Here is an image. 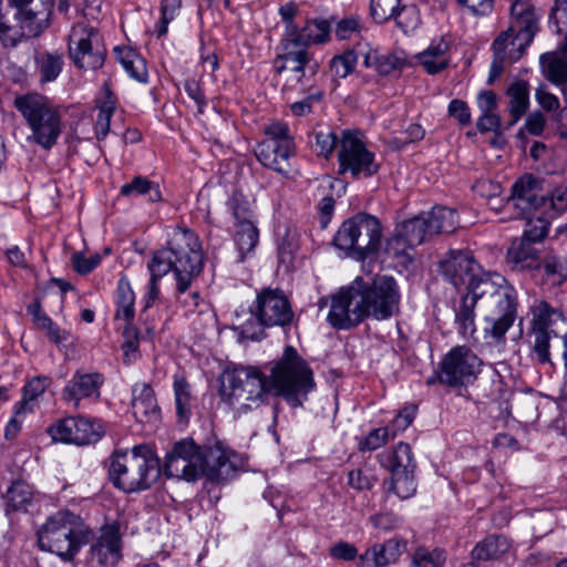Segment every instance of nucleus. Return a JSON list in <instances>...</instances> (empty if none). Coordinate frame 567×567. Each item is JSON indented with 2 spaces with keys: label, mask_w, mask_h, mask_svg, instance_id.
Segmentation results:
<instances>
[{
  "label": "nucleus",
  "mask_w": 567,
  "mask_h": 567,
  "mask_svg": "<svg viewBox=\"0 0 567 567\" xmlns=\"http://www.w3.org/2000/svg\"><path fill=\"white\" fill-rule=\"evenodd\" d=\"M384 252L386 257L393 259L396 265L406 267L413 259L414 246L410 245L406 238L396 228L395 233L386 240Z\"/></svg>",
  "instance_id": "nucleus-40"
},
{
  "label": "nucleus",
  "mask_w": 567,
  "mask_h": 567,
  "mask_svg": "<svg viewBox=\"0 0 567 567\" xmlns=\"http://www.w3.org/2000/svg\"><path fill=\"white\" fill-rule=\"evenodd\" d=\"M115 54L132 79L141 83L147 82L148 72L146 62L140 53L131 48H115Z\"/></svg>",
  "instance_id": "nucleus-38"
},
{
  "label": "nucleus",
  "mask_w": 567,
  "mask_h": 567,
  "mask_svg": "<svg viewBox=\"0 0 567 567\" xmlns=\"http://www.w3.org/2000/svg\"><path fill=\"white\" fill-rule=\"evenodd\" d=\"M375 482L377 477L367 467H359L348 473V484L357 491H369Z\"/></svg>",
  "instance_id": "nucleus-56"
},
{
  "label": "nucleus",
  "mask_w": 567,
  "mask_h": 567,
  "mask_svg": "<svg viewBox=\"0 0 567 567\" xmlns=\"http://www.w3.org/2000/svg\"><path fill=\"white\" fill-rule=\"evenodd\" d=\"M121 194L126 197L147 195L148 200L153 203L162 199L158 185L142 176H136L130 183L122 185Z\"/></svg>",
  "instance_id": "nucleus-46"
},
{
  "label": "nucleus",
  "mask_w": 567,
  "mask_h": 567,
  "mask_svg": "<svg viewBox=\"0 0 567 567\" xmlns=\"http://www.w3.org/2000/svg\"><path fill=\"white\" fill-rule=\"evenodd\" d=\"M442 276L454 287L467 286V293H472V284L483 275H492L481 270L468 250H451L440 261Z\"/></svg>",
  "instance_id": "nucleus-17"
},
{
  "label": "nucleus",
  "mask_w": 567,
  "mask_h": 567,
  "mask_svg": "<svg viewBox=\"0 0 567 567\" xmlns=\"http://www.w3.org/2000/svg\"><path fill=\"white\" fill-rule=\"evenodd\" d=\"M391 437L390 427H379L371 431L365 437L359 442L360 452H371L385 445Z\"/></svg>",
  "instance_id": "nucleus-55"
},
{
  "label": "nucleus",
  "mask_w": 567,
  "mask_h": 567,
  "mask_svg": "<svg viewBox=\"0 0 567 567\" xmlns=\"http://www.w3.org/2000/svg\"><path fill=\"white\" fill-rule=\"evenodd\" d=\"M176 416L181 423H187L192 416L193 395L188 381L182 375L174 377Z\"/></svg>",
  "instance_id": "nucleus-39"
},
{
  "label": "nucleus",
  "mask_w": 567,
  "mask_h": 567,
  "mask_svg": "<svg viewBox=\"0 0 567 567\" xmlns=\"http://www.w3.org/2000/svg\"><path fill=\"white\" fill-rule=\"evenodd\" d=\"M378 460L380 465L391 474L403 471L415 472L416 468L412 449L404 442H399L391 451L378 454Z\"/></svg>",
  "instance_id": "nucleus-28"
},
{
  "label": "nucleus",
  "mask_w": 567,
  "mask_h": 567,
  "mask_svg": "<svg viewBox=\"0 0 567 567\" xmlns=\"http://www.w3.org/2000/svg\"><path fill=\"white\" fill-rule=\"evenodd\" d=\"M181 8L179 0H162V18L156 29L157 35L162 37L167 32L168 23L174 20Z\"/></svg>",
  "instance_id": "nucleus-61"
},
{
  "label": "nucleus",
  "mask_w": 567,
  "mask_h": 567,
  "mask_svg": "<svg viewBox=\"0 0 567 567\" xmlns=\"http://www.w3.org/2000/svg\"><path fill=\"white\" fill-rule=\"evenodd\" d=\"M339 171L341 174L349 172L353 177L372 176L378 172L374 155L354 134H343L338 154Z\"/></svg>",
  "instance_id": "nucleus-15"
},
{
  "label": "nucleus",
  "mask_w": 567,
  "mask_h": 567,
  "mask_svg": "<svg viewBox=\"0 0 567 567\" xmlns=\"http://www.w3.org/2000/svg\"><path fill=\"white\" fill-rule=\"evenodd\" d=\"M317 68L318 64L316 62L312 63L305 44L293 38L282 41L280 52L274 61L276 73L281 74L285 71H291L297 74L298 81L305 75L306 70L313 74Z\"/></svg>",
  "instance_id": "nucleus-19"
},
{
  "label": "nucleus",
  "mask_w": 567,
  "mask_h": 567,
  "mask_svg": "<svg viewBox=\"0 0 567 567\" xmlns=\"http://www.w3.org/2000/svg\"><path fill=\"white\" fill-rule=\"evenodd\" d=\"M45 432L53 442L78 446L95 444L105 434L99 420L83 415L59 419L50 424Z\"/></svg>",
  "instance_id": "nucleus-12"
},
{
  "label": "nucleus",
  "mask_w": 567,
  "mask_h": 567,
  "mask_svg": "<svg viewBox=\"0 0 567 567\" xmlns=\"http://www.w3.org/2000/svg\"><path fill=\"white\" fill-rule=\"evenodd\" d=\"M400 9V0H371L370 12L373 20L378 23L388 21L396 17Z\"/></svg>",
  "instance_id": "nucleus-54"
},
{
  "label": "nucleus",
  "mask_w": 567,
  "mask_h": 567,
  "mask_svg": "<svg viewBox=\"0 0 567 567\" xmlns=\"http://www.w3.org/2000/svg\"><path fill=\"white\" fill-rule=\"evenodd\" d=\"M390 481L389 491L393 492L401 499L413 496L416 491L414 472H396L391 474Z\"/></svg>",
  "instance_id": "nucleus-51"
},
{
  "label": "nucleus",
  "mask_w": 567,
  "mask_h": 567,
  "mask_svg": "<svg viewBox=\"0 0 567 567\" xmlns=\"http://www.w3.org/2000/svg\"><path fill=\"white\" fill-rule=\"evenodd\" d=\"M433 236L453 233L458 226L457 213L449 207L437 206L423 215Z\"/></svg>",
  "instance_id": "nucleus-34"
},
{
  "label": "nucleus",
  "mask_w": 567,
  "mask_h": 567,
  "mask_svg": "<svg viewBox=\"0 0 567 567\" xmlns=\"http://www.w3.org/2000/svg\"><path fill=\"white\" fill-rule=\"evenodd\" d=\"M115 319H133L135 316V295L126 278H121L117 284Z\"/></svg>",
  "instance_id": "nucleus-43"
},
{
  "label": "nucleus",
  "mask_w": 567,
  "mask_h": 567,
  "mask_svg": "<svg viewBox=\"0 0 567 567\" xmlns=\"http://www.w3.org/2000/svg\"><path fill=\"white\" fill-rule=\"evenodd\" d=\"M234 216L237 220L235 243L239 252V261H243L256 248L259 233L248 213L240 214L238 209H235Z\"/></svg>",
  "instance_id": "nucleus-29"
},
{
  "label": "nucleus",
  "mask_w": 567,
  "mask_h": 567,
  "mask_svg": "<svg viewBox=\"0 0 567 567\" xmlns=\"http://www.w3.org/2000/svg\"><path fill=\"white\" fill-rule=\"evenodd\" d=\"M447 49L449 44L440 39L431 42L424 51L416 54L415 59L429 74H436L449 65Z\"/></svg>",
  "instance_id": "nucleus-31"
},
{
  "label": "nucleus",
  "mask_w": 567,
  "mask_h": 567,
  "mask_svg": "<svg viewBox=\"0 0 567 567\" xmlns=\"http://www.w3.org/2000/svg\"><path fill=\"white\" fill-rule=\"evenodd\" d=\"M551 321H532L530 332L534 336L533 351L540 364L550 363V339L558 334L550 329Z\"/></svg>",
  "instance_id": "nucleus-33"
},
{
  "label": "nucleus",
  "mask_w": 567,
  "mask_h": 567,
  "mask_svg": "<svg viewBox=\"0 0 567 567\" xmlns=\"http://www.w3.org/2000/svg\"><path fill=\"white\" fill-rule=\"evenodd\" d=\"M399 293L393 278L382 277L370 289L360 291L354 287L343 288L331 298L327 319H375L396 313Z\"/></svg>",
  "instance_id": "nucleus-2"
},
{
  "label": "nucleus",
  "mask_w": 567,
  "mask_h": 567,
  "mask_svg": "<svg viewBox=\"0 0 567 567\" xmlns=\"http://www.w3.org/2000/svg\"><path fill=\"white\" fill-rule=\"evenodd\" d=\"M165 475L196 482L203 477L200 446L193 439H183L174 443L166 454L164 464Z\"/></svg>",
  "instance_id": "nucleus-14"
},
{
  "label": "nucleus",
  "mask_w": 567,
  "mask_h": 567,
  "mask_svg": "<svg viewBox=\"0 0 567 567\" xmlns=\"http://www.w3.org/2000/svg\"><path fill=\"white\" fill-rule=\"evenodd\" d=\"M359 53L363 59L364 66L374 69L381 75H390L401 70L405 63L403 52L379 54L378 50L371 48L369 43L363 44V48L359 49Z\"/></svg>",
  "instance_id": "nucleus-27"
},
{
  "label": "nucleus",
  "mask_w": 567,
  "mask_h": 567,
  "mask_svg": "<svg viewBox=\"0 0 567 567\" xmlns=\"http://www.w3.org/2000/svg\"><path fill=\"white\" fill-rule=\"evenodd\" d=\"M97 105L99 114L95 121V135L97 140H103L110 132L111 118L116 107V100L107 84H104L102 87Z\"/></svg>",
  "instance_id": "nucleus-35"
},
{
  "label": "nucleus",
  "mask_w": 567,
  "mask_h": 567,
  "mask_svg": "<svg viewBox=\"0 0 567 567\" xmlns=\"http://www.w3.org/2000/svg\"><path fill=\"white\" fill-rule=\"evenodd\" d=\"M337 141L338 137L329 128L320 130L315 134V150L319 155L328 157L332 154Z\"/></svg>",
  "instance_id": "nucleus-59"
},
{
  "label": "nucleus",
  "mask_w": 567,
  "mask_h": 567,
  "mask_svg": "<svg viewBox=\"0 0 567 567\" xmlns=\"http://www.w3.org/2000/svg\"><path fill=\"white\" fill-rule=\"evenodd\" d=\"M360 48H363V45L358 44L355 50H348L331 60L330 68L336 76L343 79L354 70L358 58L361 56L359 53Z\"/></svg>",
  "instance_id": "nucleus-53"
},
{
  "label": "nucleus",
  "mask_w": 567,
  "mask_h": 567,
  "mask_svg": "<svg viewBox=\"0 0 567 567\" xmlns=\"http://www.w3.org/2000/svg\"><path fill=\"white\" fill-rule=\"evenodd\" d=\"M538 267H540L548 277H553V280L557 284L563 282L566 278L567 266L556 256L546 257L542 264L538 262Z\"/></svg>",
  "instance_id": "nucleus-58"
},
{
  "label": "nucleus",
  "mask_w": 567,
  "mask_h": 567,
  "mask_svg": "<svg viewBox=\"0 0 567 567\" xmlns=\"http://www.w3.org/2000/svg\"><path fill=\"white\" fill-rule=\"evenodd\" d=\"M509 548L507 538L503 535H488L476 544L471 556L474 560L487 561L497 559Z\"/></svg>",
  "instance_id": "nucleus-37"
},
{
  "label": "nucleus",
  "mask_w": 567,
  "mask_h": 567,
  "mask_svg": "<svg viewBox=\"0 0 567 567\" xmlns=\"http://www.w3.org/2000/svg\"><path fill=\"white\" fill-rule=\"evenodd\" d=\"M517 315L516 291L498 275H483L472 284V293H466L457 308V319H515Z\"/></svg>",
  "instance_id": "nucleus-3"
},
{
  "label": "nucleus",
  "mask_w": 567,
  "mask_h": 567,
  "mask_svg": "<svg viewBox=\"0 0 567 567\" xmlns=\"http://www.w3.org/2000/svg\"><path fill=\"white\" fill-rule=\"evenodd\" d=\"M271 390L290 406L300 408L316 388L313 371L295 347H285L268 378Z\"/></svg>",
  "instance_id": "nucleus-6"
},
{
  "label": "nucleus",
  "mask_w": 567,
  "mask_h": 567,
  "mask_svg": "<svg viewBox=\"0 0 567 567\" xmlns=\"http://www.w3.org/2000/svg\"><path fill=\"white\" fill-rule=\"evenodd\" d=\"M37 329L50 339V341L60 346L68 341L70 331L62 329L55 321H34Z\"/></svg>",
  "instance_id": "nucleus-57"
},
{
  "label": "nucleus",
  "mask_w": 567,
  "mask_h": 567,
  "mask_svg": "<svg viewBox=\"0 0 567 567\" xmlns=\"http://www.w3.org/2000/svg\"><path fill=\"white\" fill-rule=\"evenodd\" d=\"M446 561V553L442 548H426L420 546L411 556L410 567H443Z\"/></svg>",
  "instance_id": "nucleus-49"
},
{
  "label": "nucleus",
  "mask_w": 567,
  "mask_h": 567,
  "mask_svg": "<svg viewBox=\"0 0 567 567\" xmlns=\"http://www.w3.org/2000/svg\"><path fill=\"white\" fill-rule=\"evenodd\" d=\"M398 229L414 248L433 237L432 231L423 215L402 223Z\"/></svg>",
  "instance_id": "nucleus-42"
},
{
  "label": "nucleus",
  "mask_w": 567,
  "mask_h": 567,
  "mask_svg": "<svg viewBox=\"0 0 567 567\" xmlns=\"http://www.w3.org/2000/svg\"><path fill=\"white\" fill-rule=\"evenodd\" d=\"M100 262L101 256L99 254L86 257L83 252H74L71 257L73 269L80 275L91 272Z\"/></svg>",
  "instance_id": "nucleus-62"
},
{
  "label": "nucleus",
  "mask_w": 567,
  "mask_h": 567,
  "mask_svg": "<svg viewBox=\"0 0 567 567\" xmlns=\"http://www.w3.org/2000/svg\"><path fill=\"white\" fill-rule=\"evenodd\" d=\"M69 50L73 62L80 69L96 70L104 63L105 48L94 28L84 24L73 27Z\"/></svg>",
  "instance_id": "nucleus-13"
},
{
  "label": "nucleus",
  "mask_w": 567,
  "mask_h": 567,
  "mask_svg": "<svg viewBox=\"0 0 567 567\" xmlns=\"http://www.w3.org/2000/svg\"><path fill=\"white\" fill-rule=\"evenodd\" d=\"M224 378L220 398L238 416L264 404L271 390L268 377L257 367L237 365L227 369Z\"/></svg>",
  "instance_id": "nucleus-7"
},
{
  "label": "nucleus",
  "mask_w": 567,
  "mask_h": 567,
  "mask_svg": "<svg viewBox=\"0 0 567 567\" xmlns=\"http://www.w3.org/2000/svg\"><path fill=\"white\" fill-rule=\"evenodd\" d=\"M79 516L61 511L49 517L38 533L39 546L56 554L64 561H72L85 545L91 532L78 526Z\"/></svg>",
  "instance_id": "nucleus-8"
},
{
  "label": "nucleus",
  "mask_w": 567,
  "mask_h": 567,
  "mask_svg": "<svg viewBox=\"0 0 567 567\" xmlns=\"http://www.w3.org/2000/svg\"><path fill=\"white\" fill-rule=\"evenodd\" d=\"M481 365V359L470 348L454 347L439 363L437 381L454 389L467 386L476 380Z\"/></svg>",
  "instance_id": "nucleus-11"
},
{
  "label": "nucleus",
  "mask_w": 567,
  "mask_h": 567,
  "mask_svg": "<svg viewBox=\"0 0 567 567\" xmlns=\"http://www.w3.org/2000/svg\"><path fill=\"white\" fill-rule=\"evenodd\" d=\"M31 487L22 481L13 482L7 491V512H25L32 499Z\"/></svg>",
  "instance_id": "nucleus-44"
},
{
  "label": "nucleus",
  "mask_w": 567,
  "mask_h": 567,
  "mask_svg": "<svg viewBox=\"0 0 567 567\" xmlns=\"http://www.w3.org/2000/svg\"><path fill=\"white\" fill-rule=\"evenodd\" d=\"M537 20L533 0H515L511 7L509 27L498 37H505L506 43L513 42L524 51L537 31Z\"/></svg>",
  "instance_id": "nucleus-16"
},
{
  "label": "nucleus",
  "mask_w": 567,
  "mask_h": 567,
  "mask_svg": "<svg viewBox=\"0 0 567 567\" xmlns=\"http://www.w3.org/2000/svg\"><path fill=\"white\" fill-rule=\"evenodd\" d=\"M132 412L141 423H152L159 419L161 410L151 384L136 383L132 388Z\"/></svg>",
  "instance_id": "nucleus-25"
},
{
  "label": "nucleus",
  "mask_w": 567,
  "mask_h": 567,
  "mask_svg": "<svg viewBox=\"0 0 567 567\" xmlns=\"http://www.w3.org/2000/svg\"><path fill=\"white\" fill-rule=\"evenodd\" d=\"M35 63L40 73V81L42 83L54 81L62 70V59L56 54H39L35 58Z\"/></svg>",
  "instance_id": "nucleus-50"
},
{
  "label": "nucleus",
  "mask_w": 567,
  "mask_h": 567,
  "mask_svg": "<svg viewBox=\"0 0 567 567\" xmlns=\"http://www.w3.org/2000/svg\"><path fill=\"white\" fill-rule=\"evenodd\" d=\"M494 60L491 64L489 82L501 75L505 64H512L517 61L524 51L517 49L515 43H506L505 37H497L493 43Z\"/></svg>",
  "instance_id": "nucleus-32"
},
{
  "label": "nucleus",
  "mask_w": 567,
  "mask_h": 567,
  "mask_svg": "<svg viewBox=\"0 0 567 567\" xmlns=\"http://www.w3.org/2000/svg\"><path fill=\"white\" fill-rule=\"evenodd\" d=\"M330 24L327 20L318 19L309 21L299 34L292 37L307 48L310 43H323L328 40Z\"/></svg>",
  "instance_id": "nucleus-47"
},
{
  "label": "nucleus",
  "mask_w": 567,
  "mask_h": 567,
  "mask_svg": "<svg viewBox=\"0 0 567 567\" xmlns=\"http://www.w3.org/2000/svg\"><path fill=\"white\" fill-rule=\"evenodd\" d=\"M523 218L526 219V226L522 238L538 243L547 236L549 223L540 215L539 210Z\"/></svg>",
  "instance_id": "nucleus-52"
},
{
  "label": "nucleus",
  "mask_w": 567,
  "mask_h": 567,
  "mask_svg": "<svg viewBox=\"0 0 567 567\" xmlns=\"http://www.w3.org/2000/svg\"><path fill=\"white\" fill-rule=\"evenodd\" d=\"M231 456H235V453L220 442L200 446L203 476L212 481L228 478L236 470Z\"/></svg>",
  "instance_id": "nucleus-21"
},
{
  "label": "nucleus",
  "mask_w": 567,
  "mask_h": 567,
  "mask_svg": "<svg viewBox=\"0 0 567 567\" xmlns=\"http://www.w3.org/2000/svg\"><path fill=\"white\" fill-rule=\"evenodd\" d=\"M159 476V458L145 444L135 445L131 451H115L110 457L109 478L126 494L151 488Z\"/></svg>",
  "instance_id": "nucleus-5"
},
{
  "label": "nucleus",
  "mask_w": 567,
  "mask_h": 567,
  "mask_svg": "<svg viewBox=\"0 0 567 567\" xmlns=\"http://www.w3.org/2000/svg\"><path fill=\"white\" fill-rule=\"evenodd\" d=\"M369 519L374 528L384 532L396 529L402 525V518L392 512L378 513Z\"/></svg>",
  "instance_id": "nucleus-63"
},
{
  "label": "nucleus",
  "mask_w": 567,
  "mask_h": 567,
  "mask_svg": "<svg viewBox=\"0 0 567 567\" xmlns=\"http://www.w3.org/2000/svg\"><path fill=\"white\" fill-rule=\"evenodd\" d=\"M381 235L378 218L368 214H358L340 226L334 236V245L338 249L362 260L378 250Z\"/></svg>",
  "instance_id": "nucleus-10"
},
{
  "label": "nucleus",
  "mask_w": 567,
  "mask_h": 567,
  "mask_svg": "<svg viewBox=\"0 0 567 567\" xmlns=\"http://www.w3.org/2000/svg\"><path fill=\"white\" fill-rule=\"evenodd\" d=\"M153 328L146 324V321H125L122 330L123 341L121 350L123 352V362L131 364L140 357V342L151 338Z\"/></svg>",
  "instance_id": "nucleus-26"
},
{
  "label": "nucleus",
  "mask_w": 567,
  "mask_h": 567,
  "mask_svg": "<svg viewBox=\"0 0 567 567\" xmlns=\"http://www.w3.org/2000/svg\"><path fill=\"white\" fill-rule=\"evenodd\" d=\"M14 105L29 124L34 142L43 148H51L62 132L59 112L39 94L19 96Z\"/></svg>",
  "instance_id": "nucleus-9"
},
{
  "label": "nucleus",
  "mask_w": 567,
  "mask_h": 567,
  "mask_svg": "<svg viewBox=\"0 0 567 567\" xmlns=\"http://www.w3.org/2000/svg\"><path fill=\"white\" fill-rule=\"evenodd\" d=\"M54 0H0V41L14 48L40 37L51 24Z\"/></svg>",
  "instance_id": "nucleus-4"
},
{
  "label": "nucleus",
  "mask_w": 567,
  "mask_h": 567,
  "mask_svg": "<svg viewBox=\"0 0 567 567\" xmlns=\"http://www.w3.org/2000/svg\"><path fill=\"white\" fill-rule=\"evenodd\" d=\"M406 543L399 538H391L382 544H375L370 547L378 558L381 567L394 564L404 550Z\"/></svg>",
  "instance_id": "nucleus-48"
},
{
  "label": "nucleus",
  "mask_w": 567,
  "mask_h": 567,
  "mask_svg": "<svg viewBox=\"0 0 567 567\" xmlns=\"http://www.w3.org/2000/svg\"><path fill=\"white\" fill-rule=\"evenodd\" d=\"M255 319H292L293 312L285 293L278 289L266 288L259 292L250 306Z\"/></svg>",
  "instance_id": "nucleus-23"
},
{
  "label": "nucleus",
  "mask_w": 567,
  "mask_h": 567,
  "mask_svg": "<svg viewBox=\"0 0 567 567\" xmlns=\"http://www.w3.org/2000/svg\"><path fill=\"white\" fill-rule=\"evenodd\" d=\"M104 378L99 372L76 371L62 390V400L79 409L80 402L84 399L97 400Z\"/></svg>",
  "instance_id": "nucleus-22"
},
{
  "label": "nucleus",
  "mask_w": 567,
  "mask_h": 567,
  "mask_svg": "<svg viewBox=\"0 0 567 567\" xmlns=\"http://www.w3.org/2000/svg\"><path fill=\"white\" fill-rule=\"evenodd\" d=\"M416 414V406H405L399 414L393 419L390 427L391 437L396 436L399 433L405 431L413 422Z\"/></svg>",
  "instance_id": "nucleus-60"
},
{
  "label": "nucleus",
  "mask_w": 567,
  "mask_h": 567,
  "mask_svg": "<svg viewBox=\"0 0 567 567\" xmlns=\"http://www.w3.org/2000/svg\"><path fill=\"white\" fill-rule=\"evenodd\" d=\"M204 252L202 244L190 229L175 228L166 247L155 250L147 265L153 277L174 272L177 291L185 292L192 281L202 272Z\"/></svg>",
  "instance_id": "nucleus-1"
},
{
  "label": "nucleus",
  "mask_w": 567,
  "mask_h": 567,
  "mask_svg": "<svg viewBox=\"0 0 567 567\" xmlns=\"http://www.w3.org/2000/svg\"><path fill=\"white\" fill-rule=\"evenodd\" d=\"M51 384V379L48 377H34L22 389V399L16 403L17 414H27L34 411L35 401L41 396L48 386Z\"/></svg>",
  "instance_id": "nucleus-36"
},
{
  "label": "nucleus",
  "mask_w": 567,
  "mask_h": 567,
  "mask_svg": "<svg viewBox=\"0 0 567 567\" xmlns=\"http://www.w3.org/2000/svg\"><path fill=\"white\" fill-rule=\"evenodd\" d=\"M122 538L117 523L101 528L100 536L90 548V559L101 567H112L122 558Z\"/></svg>",
  "instance_id": "nucleus-20"
},
{
  "label": "nucleus",
  "mask_w": 567,
  "mask_h": 567,
  "mask_svg": "<svg viewBox=\"0 0 567 567\" xmlns=\"http://www.w3.org/2000/svg\"><path fill=\"white\" fill-rule=\"evenodd\" d=\"M540 68L545 78L555 85L567 83V59L549 52L540 56Z\"/></svg>",
  "instance_id": "nucleus-41"
},
{
  "label": "nucleus",
  "mask_w": 567,
  "mask_h": 567,
  "mask_svg": "<svg viewBox=\"0 0 567 567\" xmlns=\"http://www.w3.org/2000/svg\"><path fill=\"white\" fill-rule=\"evenodd\" d=\"M297 248L298 243L296 231L287 230L278 248L281 262H290Z\"/></svg>",
  "instance_id": "nucleus-64"
},
{
  "label": "nucleus",
  "mask_w": 567,
  "mask_h": 567,
  "mask_svg": "<svg viewBox=\"0 0 567 567\" xmlns=\"http://www.w3.org/2000/svg\"><path fill=\"white\" fill-rule=\"evenodd\" d=\"M509 97V112L513 115L512 124L525 114L529 104L528 84L525 81H518L511 85L507 91Z\"/></svg>",
  "instance_id": "nucleus-45"
},
{
  "label": "nucleus",
  "mask_w": 567,
  "mask_h": 567,
  "mask_svg": "<svg viewBox=\"0 0 567 567\" xmlns=\"http://www.w3.org/2000/svg\"><path fill=\"white\" fill-rule=\"evenodd\" d=\"M292 152V140H286L284 143L262 141L255 148V155L264 166L281 174L288 172Z\"/></svg>",
  "instance_id": "nucleus-24"
},
{
  "label": "nucleus",
  "mask_w": 567,
  "mask_h": 567,
  "mask_svg": "<svg viewBox=\"0 0 567 567\" xmlns=\"http://www.w3.org/2000/svg\"><path fill=\"white\" fill-rule=\"evenodd\" d=\"M534 244L525 238L512 243L506 258L513 269L524 270L538 267L539 251L534 247Z\"/></svg>",
  "instance_id": "nucleus-30"
},
{
  "label": "nucleus",
  "mask_w": 567,
  "mask_h": 567,
  "mask_svg": "<svg viewBox=\"0 0 567 567\" xmlns=\"http://www.w3.org/2000/svg\"><path fill=\"white\" fill-rule=\"evenodd\" d=\"M515 217H526L546 205L539 181L530 174L519 177L512 186L507 202Z\"/></svg>",
  "instance_id": "nucleus-18"
}]
</instances>
